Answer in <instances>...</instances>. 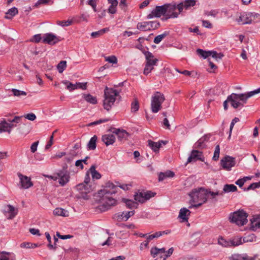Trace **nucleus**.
<instances>
[{
  "label": "nucleus",
  "instance_id": "37998d69",
  "mask_svg": "<svg viewBox=\"0 0 260 260\" xmlns=\"http://www.w3.org/2000/svg\"><path fill=\"white\" fill-rule=\"evenodd\" d=\"M231 246H236L242 244V238L236 237L230 240Z\"/></svg>",
  "mask_w": 260,
  "mask_h": 260
},
{
  "label": "nucleus",
  "instance_id": "8fccbe9b",
  "mask_svg": "<svg viewBox=\"0 0 260 260\" xmlns=\"http://www.w3.org/2000/svg\"><path fill=\"white\" fill-rule=\"evenodd\" d=\"M167 35L168 33L165 32L162 34L157 36L154 39V43L157 44H159Z\"/></svg>",
  "mask_w": 260,
  "mask_h": 260
},
{
  "label": "nucleus",
  "instance_id": "f03ea898",
  "mask_svg": "<svg viewBox=\"0 0 260 260\" xmlns=\"http://www.w3.org/2000/svg\"><path fill=\"white\" fill-rule=\"evenodd\" d=\"M260 92V88L250 91L247 93L237 94L233 93L229 95L227 99L223 102V108L225 110L228 109V103H230L231 106L235 109L243 107L246 103L247 100L251 96Z\"/></svg>",
  "mask_w": 260,
  "mask_h": 260
},
{
  "label": "nucleus",
  "instance_id": "774afa93",
  "mask_svg": "<svg viewBox=\"0 0 260 260\" xmlns=\"http://www.w3.org/2000/svg\"><path fill=\"white\" fill-rule=\"evenodd\" d=\"M38 144L39 141H37L32 143V145H31L30 150L32 153H34L37 151Z\"/></svg>",
  "mask_w": 260,
  "mask_h": 260
},
{
  "label": "nucleus",
  "instance_id": "4d7b16f0",
  "mask_svg": "<svg viewBox=\"0 0 260 260\" xmlns=\"http://www.w3.org/2000/svg\"><path fill=\"white\" fill-rule=\"evenodd\" d=\"M56 23L58 25L64 27L70 25L72 23V21L69 20L67 21H57Z\"/></svg>",
  "mask_w": 260,
  "mask_h": 260
},
{
  "label": "nucleus",
  "instance_id": "de8ad7c7",
  "mask_svg": "<svg viewBox=\"0 0 260 260\" xmlns=\"http://www.w3.org/2000/svg\"><path fill=\"white\" fill-rule=\"evenodd\" d=\"M139 109V104L137 99H135V101L132 103L131 104V112H136L138 111Z\"/></svg>",
  "mask_w": 260,
  "mask_h": 260
},
{
  "label": "nucleus",
  "instance_id": "e2e57ef3",
  "mask_svg": "<svg viewBox=\"0 0 260 260\" xmlns=\"http://www.w3.org/2000/svg\"><path fill=\"white\" fill-rule=\"evenodd\" d=\"M135 214V211H127L125 212V215H124V217H125L124 219V221H126L128 220V219L131 217V216H133Z\"/></svg>",
  "mask_w": 260,
  "mask_h": 260
},
{
  "label": "nucleus",
  "instance_id": "7ed1b4c3",
  "mask_svg": "<svg viewBox=\"0 0 260 260\" xmlns=\"http://www.w3.org/2000/svg\"><path fill=\"white\" fill-rule=\"evenodd\" d=\"M191 199L190 203H198L196 204H191L189 206V208H198L201 206L203 204L207 201L208 196V190L204 188L201 187L199 188H196L192 190L189 193Z\"/></svg>",
  "mask_w": 260,
  "mask_h": 260
},
{
  "label": "nucleus",
  "instance_id": "72a5a7b5",
  "mask_svg": "<svg viewBox=\"0 0 260 260\" xmlns=\"http://www.w3.org/2000/svg\"><path fill=\"white\" fill-rule=\"evenodd\" d=\"M21 121V117L19 116H15L14 118L11 120L8 119V124L10 125V126L9 127L10 128V130L11 131V129L14 127L16 126V124L15 123H18Z\"/></svg>",
  "mask_w": 260,
  "mask_h": 260
},
{
  "label": "nucleus",
  "instance_id": "a18cd8bd",
  "mask_svg": "<svg viewBox=\"0 0 260 260\" xmlns=\"http://www.w3.org/2000/svg\"><path fill=\"white\" fill-rule=\"evenodd\" d=\"M62 83L67 85V89L70 91L77 89V83L74 84L68 81H63Z\"/></svg>",
  "mask_w": 260,
  "mask_h": 260
},
{
  "label": "nucleus",
  "instance_id": "603ef678",
  "mask_svg": "<svg viewBox=\"0 0 260 260\" xmlns=\"http://www.w3.org/2000/svg\"><path fill=\"white\" fill-rule=\"evenodd\" d=\"M220 153V147L219 145H217L215 147L214 155L213 156V160L216 161L218 159Z\"/></svg>",
  "mask_w": 260,
  "mask_h": 260
},
{
  "label": "nucleus",
  "instance_id": "6e6552de",
  "mask_svg": "<svg viewBox=\"0 0 260 260\" xmlns=\"http://www.w3.org/2000/svg\"><path fill=\"white\" fill-rule=\"evenodd\" d=\"M165 100L164 95L160 92H155L152 97L151 108L153 113L158 112L161 108V104Z\"/></svg>",
  "mask_w": 260,
  "mask_h": 260
},
{
  "label": "nucleus",
  "instance_id": "5701e85b",
  "mask_svg": "<svg viewBox=\"0 0 260 260\" xmlns=\"http://www.w3.org/2000/svg\"><path fill=\"white\" fill-rule=\"evenodd\" d=\"M191 212L186 208H181L179 213L178 217L182 220V221H187L188 219V216Z\"/></svg>",
  "mask_w": 260,
  "mask_h": 260
},
{
  "label": "nucleus",
  "instance_id": "9d476101",
  "mask_svg": "<svg viewBox=\"0 0 260 260\" xmlns=\"http://www.w3.org/2000/svg\"><path fill=\"white\" fill-rule=\"evenodd\" d=\"M163 16L166 18V9L165 4L162 6H156L151 12L147 16V19H152L154 17L160 18Z\"/></svg>",
  "mask_w": 260,
  "mask_h": 260
},
{
  "label": "nucleus",
  "instance_id": "aec40b11",
  "mask_svg": "<svg viewBox=\"0 0 260 260\" xmlns=\"http://www.w3.org/2000/svg\"><path fill=\"white\" fill-rule=\"evenodd\" d=\"M115 137L113 134H105L102 136V141L107 146L112 145L115 142Z\"/></svg>",
  "mask_w": 260,
  "mask_h": 260
},
{
  "label": "nucleus",
  "instance_id": "2eb2a0df",
  "mask_svg": "<svg viewBox=\"0 0 260 260\" xmlns=\"http://www.w3.org/2000/svg\"><path fill=\"white\" fill-rule=\"evenodd\" d=\"M197 160H200L203 162L205 161V158L203 155V153L199 150H192L187 159V163L196 161Z\"/></svg>",
  "mask_w": 260,
  "mask_h": 260
},
{
  "label": "nucleus",
  "instance_id": "c9c22d12",
  "mask_svg": "<svg viewBox=\"0 0 260 260\" xmlns=\"http://www.w3.org/2000/svg\"><path fill=\"white\" fill-rule=\"evenodd\" d=\"M237 187L234 184H226L224 185L223 188V192H235L237 191Z\"/></svg>",
  "mask_w": 260,
  "mask_h": 260
},
{
  "label": "nucleus",
  "instance_id": "c03bdc74",
  "mask_svg": "<svg viewBox=\"0 0 260 260\" xmlns=\"http://www.w3.org/2000/svg\"><path fill=\"white\" fill-rule=\"evenodd\" d=\"M67 67V61L62 60L59 62L57 66V68L59 73H61Z\"/></svg>",
  "mask_w": 260,
  "mask_h": 260
},
{
  "label": "nucleus",
  "instance_id": "052dcab7",
  "mask_svg": "<svg viewBox=\"0 0 260 260\" xmlns=\"http://www.w3.org/2000/svg\"><path fill=\"white\" fill-rule=\"evenodd\" d=\"M173 251L174 248L173 247L169 248V249L167 252L166 251L165 254H164L163 257V260H166L167 257L170 256L171 255H172L173 253Z\"/></svg>",
  "mask_w": 260,
  "mask_h": 260
},
{
  "label": "nucleus",
  "instance_id": "20e7f679",
  "mask_svg": "<svg viewBox=\"0 0 260 260\" xmlns=\"http://www.w3.org/2000/svg\"><path fill=\"white\" fill-rule=\"evenodd\" d=\"M119 96V92L113 88L106 87L104 90L103 106L107 111H109L114 105L116 98Z\"/></svg>",
  "mask_w": 260,
  "mask_h": 260
},
{
  "label": "nucleus",
  "instance_id": "a878e982",
  "mask_svg": "<svg viewBox=\"0 0 260 260\" xmlns=\"http://www.w3.org/2000/svg\"><path fill=\"white\" fill-rule=\"evenodd\" d=\"M5 212L10 214L9 216L8 217L9 219H13L17 214V210L11 205H7L6 206Z\"/></svg>",
  "mask_w": 260,
  "mask_h": 260
},
{
  "label": "nucleus",
  "instance_id": "bb28decb",
  "mask_svg": "<svg viewBox=\"0 0 260 260\" xmlns=\"http://www.w3.org/2000/svg\"><path fill=\"white\" fill-rule=\"evenodd\" d=\"M174 175V173L171 171H167L165 172H160L158 176V181H162L166 178L173 177Z\"/></svg>",
  "mask_w": 260,
  "mask_h": 260
},
{
  "label": "nucleus",
  "instance_id": "423d86ee",
  "mask_svg": "<svg viewBox=\"0 0 260 260\" xmlns=\"http://www.w3.org/2000/svg\"><path fill=\"white\" fill-rule=\"evenodd\" d=\"M247 214L243 210H239L230 214V221L238 225H243L247 222Z\"/></svg>",
  "mask_w": 260,
  "mask_h": 260
},
{
  "label": "nucleus",
  "instance_id": "f257e3e1",
  "mask_svg": "<svg viewBox=\"0 0 260 260\" xmlns=\"http://www.w3.org/2000/svg\"><path fill=\"white\" fill-rule=\"evenodd\" d=\"M117 188L116 185L112 182H108L106 183L104 189L98 191L97 197L100 198L99 200L101 204L98 207V209L101 212L106 211L116 205V200L111 196L117 192Z\"/></svg>",
  "mask_w": 260,
  "mask_h": 260
},
{
  "label": "nucleus",
  "instance_id": "680f3d73",
  "mask_svg": "<svg viewBox=\"0 0 260 260\" xmlns=\"http://www.w3.org/2000/svg\"><path fill=\"white\" fill-rule=\"evenodd\" d=\"M142 52L145 56L146 60L154 58V56L152 53L149 51H146L145 50L142 51Z\"/></svg>",
  "mask_w": 260,
  "mask_h": 260
},
{
  "label": "nucleus",
  "instance_id": "4c0bfd02",
  "mask_svg": "<svg viewBox=\"0 0 260 260\" xmlns=\"http://www.w3.org/2000/svg\"><path fill=\"white\" fill-rule=\"evenodd\" d=\"M148 23L147 21L142 22H139L137 24V28L141 31H147L150 30L149 27H148Z\"/></svg>",
  "mask_w": 260,
  "mask_h": 260
},
{
  "label": "nucleus",
  "instance_id": "79ce46f5",
  "mask_svg": "<svg viewBox=\"0 0 260 260\" xmlns=\"http://www.w3.org/2000/svg\"><path fill=\"white\" fill-rule=\"evenodd\" d=\"M211 51H204L201 49H198L197 50V53L199 55L203 57L204 58H206L210 56Z\"/></svg>",
  "mask_w": 260,
  "mask_h": 260
},
{
  "label": "nucleus",
  "instance_id": "bf43d9fd",
  "mask_svg": "<svg viewBox=\"0 0 260 260\" xmlns=\"http://www.w3.org/2000/svg\"><path fill=\"white\" fill-rule=\"evenodd\" d=\"M108 119H100V120H96V121H95L94 122H91L90 123H89L88 124V126H92V125H97V124H101L103 122H107L108 121Z\"/></svg>",
  "mask_w": 260,
  "mask_h": 260
},
{
  "label": "nucleus",
  "instance_id": "473e14b6",
  "mask_svg": "<svg viewBox=\"0 0 260 260\" xmlns=\"http://www.w3.org/2000/svg\"><path fill=\"white\" fill-rule=\"evenodd\" d=\"M122 201L125 203V205L128 208L136 209L138 208V203L132 200L123 199Z\"/></svg>",
  "mask_w": 260,
  "mask_h": 260
},
{
  "label": "nucleus",
  "instance_id": "412c9836",
  "mask_svg": "<svg viewBox=\"0 0 260 260\" xmlns=\"http://www.w3.org/2000/svg\"><path fill=\"white\" fill-rule=\"evenodd\" d=\"M251 15V13H246L241 15L237 19V21L242 24H250L252 22Z\"/></svg>",
  "mask_w": 260,
  "mask_h": 260
},
{
  "label": "nucleus",
  "instance_id": "7c9ffc66",
  "mask_svg": "<svg viewBox=\"0 0 260 260\" xmlns=\"http://www.w3.org/2000/svg\"><path fill=\"white\" fill-rule=\"evenodd\" d=\"M9 126L10 125L8 124V121L7 122L5 120H2L0 122V133L7 132L10 133Z\"/></svg>",
  "mask_w": 260,
  "mask_h": 260
},
{
  "label": "nucleus",
  "instance_id": "f8f14e48",
  "mask_svg": "<svg viewBox=\"0 0 260 260\" xmlns=\"http://www.w3.org/2000/svg\"><path fill=\"white\" fill-rule=\"evenodd\" d=\"M155 194V193H154L151 191H147L146 192H140L135 195V200L141 203H144L146 201L149 200L151 198L154 197Z\"/></svg>",
  "mask_w": 260,
  "mask_h": 260
},
{
  "label": "nucleus",
  "instance_id": "49530a36",
  "mask_svg": "<svg viewBox=\"0 0 260 260\" xmlns=\"http://www.w3.org/2000/svg\"><path fill=\"white\" fill-rule=\"evenodd\" d=\"M45 236L47 239V241L48 242V244L47 245V246L50 249H53V250H56V246H54V245H53L52 244H51V236H50L49 233L48 232H46L45 233Z\"/></svg>",
  "mask_w": 260,
  "mask_h": 260
},
{
  "label": "nucleus",
  "instance_id": "6e6d98bb",
  "mask_svg": "<svg viewBox=\"0 0 260 260\" xmlns=\"http://www.w3.org/2000/svg\"><path fill=\"white\" fill-rule=\"evenodd\" d=\"M105 60L112 63H116L117 62V59L114 55L106 57Z\"/></svg>",
  "mask_w": 260,
  "mask_h": 260
},
{
  "label": "nucleus",
  "instance_id": "b1692460",
  "mask_svg": "<svg viewBox=\"0 0 260 260\" xmlns=\"http://www.w3.org/2000/svg\"><path fill=\"white\" fill-rule=\"evenodd\" d=\"M148 146L153 150L154 152H158L160 147H161V143L164 144H166V142L163 141H160L158 142H155L151 140H149L148 141Z\"/></svg>",
  "mask_w": 260,
  "mask_h": 260
},
{
  "label": "nucleus",
  "instance_id": "e433bc0d",
  "mask_svg": "<svg viewBox=\"0 0 260 260\" xmlns=\"http://www.w3.org/2000/svg\"><path fill=\"white\" fill-rule=\"evenodd\" d=\"M93 179H99L101 178V175L95 170V167L92 165L89 170Z\"/></svg>",
  "mask_w": 260,
  "mask_h": 260
},
{
  "label": "nucleus",
  "instance_id": "9b49d317",
  "mask_svg": "<svg viewBox=\"0 0 260 260\" xmlns=\"http://www.w3.org/2000/svg\"><path fill=\"white\" fill-rule=\"evenodd\" d=\"M67 168V167L66 168L64 167L62 170L59 171L56 174L59 179L58 182L61 186H64L70 181V174L66 170Z\"/></svg>",
  "mask_w": 260,
  "mask_h": 260
},
{
  "label": "nucleus",
  "instance_id": "69168bd1",
  "mask_svg": "<svg viewBox=\"0 0 260 260\" xmlns=\"http://www.w3.org/2000/svg\"><path fill=\"white\" fill-rule=\"evenodd\" d=\"M20 247L21 248H34L33 244L29 242L21 243L20 245Z\"/></svg>",
  "mask_w": 260,
  "mask_h": 260
},
{
  "label": "nucleus",
  "instance_id": "39448f33",
  "mask_svg": "<svg viewBox=\"0 0 260 260\" xmlns=\"http://www.w3.org/2000/svg\"><path fill=\"white\" fill-rule=\"evenodd\" d=\"M90 181V178L88 171L85 174L84 182L80 183L76 186L77 190L79 192V194L77 196L78 198H82L85 200L89 199L87 194L92 190L91 186L88 184Z\"/></svg>",
  "mask_w": 260,
  "mask_h": 260
},
{
  "label": "nucleus",
  "instance_id": "0e129e2a",
  "mask_svg": "<svg viewBox=\"0 0 260 260\" xmlns=\"http://www.w3.org/2000/svg\"><path fill=\"white\" fill-rule=\"evenodd\" d=\"M24 117L31 121H34L36 118L35 114L32 113H28L24 115Z\"/></svg>",
  "mask_w": 260,
  "mask_h": 260
},
{
  "label": "nucleus",
  "instance_id": "4be33fe9",
  "mask_svg": "<svg viewBox=\"0 0 260 260\" xmlns=\"http://www.w3.org/2000/svg\"><path fill=\"white\" fill-rule=\"evenodd\" d=\"M230 258L231 260H260L256 259L254 256H249L246 254H235L232 255Z\"/></svg>",
  "mask_w": 260,
  "mask_h": 260
},
{
  "label": "nucleus",
  "instance_id": "c85d7f7f",
  "mask_svg": "<svg viewBox=\"0 0 260 260\" xmlns=\"http://www.w3.org/2000/svg\"><path fill=\"white\" fill-rule=\"evenodd\" d=\"M18 11L15 7L10 9L6 13L5 18L8 19H12L14 16L18 14Z\"/></svg>",
  "mask_w": 260,
  "mask_h": 260
},
{
  "label": "nucleus",
  "instance_id": "13d9d810",
  "mask_svg": "<svg viewBox=\"0 0 260 260\" xmlns=\"http://www.w3.org/2000/svg\"><path fill=\"white\" fill-rule=\"evenodd\" d=\"M42 39L41 34H37L34 35L32 38L30 40V42L39 43Z\"/></svg>",
  "mask_w": 260,
  "mask_h": 260
},
{
  "label": "nucleus",
  "instance_id": "ea45409f",
  "mask_svg": "<svg viewBox=\"0 0 260 260\" xmlns=\"http://www.w3.org/2000/svg\"><path fill=\"white\" fill-rule=\"evenodd\" d=\"M218 244L225 247L231 246V242H230V240L227 241L222 237H220L218 238Z\"/></svg>",
  "mask_w": 260,
  "mask_h": 260
},
{
  "label": "nucleus",
  "instance_id": "dca6fc26",
  "mask_svg": "<svg viewBox=\"0 0 260 260\" xmlns=\"http://www.w3.org/2000/svg\"><path fill=\"white\" fill-rule=\"evenodd\" d=\"M60 40L59 37L51 33H47L44 35L42 41L49 45H54Z\"/></svg>",
  "mask_w": 260,
  "mask_h": 260
},
{
  "label": "nucleus",
  "instance_id": "6ab92c4d",
  "mask_svg": "<svg viewBox=\"0 0 260 260\" xmlns=\"http://www.w3.org/2000/svg\"><path fill=\"white\" fill-rule=\"evenodd\" d=\"M166 250L165 248H158L156 247L151 249V254L153 257H159L163 260V257L165 254Z\"/></svg>",
  "mask_w": 260,
  "mask_h": 260
},
{
  "label": "nucleus",
  "instance_id": "5fc2aeb1",
  "mask_svg": "<svg viewBox=\"0 0 260 260\" xmlns=\"http://www.w3.org/2000/svg\"><path fill=\"white\" fill-rule=\"evenodd\" d=\"M154 69V66L146 63L145 67L144 70V74L145 75H148Z\"/></svg>",
  "mask_w": 260,
  "mask_h": 260
},
{
  "label": "nucleus",
  "instance_id": "f704fd0d",
  "mask_svg": "<svg viewBox=\"0 0 260 260\" xmlns=\"http://www.w3.org/2000/svg\"><path fill=\"white\" fill-rule=\"evenodd\" d=\"M53 214L55 215L61 216H68V212L61 208H56L53 211Z\"/></svg>",
  "mask_w": 260,
  "mask_h": 260
},
{
  "label": "nucleus",
  "instance_id": "393cba45",
  "mask_svg": "<svg viewBox=\"0 0 260 260\" xmlns=\"http://www.w3.org/2000/svg\"><path fill=\"white\" fill-rule=\"evenodd\" d=\"M209 137L204 136L201 138L193 145V148L196 149H202L205 147V143L209 140Z\"/></svg>",
  "mask_w": 260,
  "mask_h": 260
},
{
  "label": "nucleus",
  "instance_id": "f3484780",
  "mask_svg": "<svg viewBox=\"0 0 260 260\" xmlns=\"http://www.w3.org/2000/svg\"><path fill=\"white\" fill-rule=\"evenodd\" d=\"M250 221V229L252 231H255L257 229H260V214L253 216Z\"/></svg>",
  "mask_w": 260,
  "mask_h": 260
},
{
  "label": "nucleus",
  "instance_id": "a211bd4d",
  "mask_svg": "<svg viewBox=\"0 0 260 260\" xmlns=\"http://www.w3.org/2000/svg\"><path fill=\"white\" fill-rule=\"evenodd\" d=\"M196 1L195 0H185L183 2L178 4V10L182 12L183 9H188L191 7H193L196 5Z\"/></svg>",
  "mask_w": 260,
  "mask_h": 260
},
{
  "label": "nucleus",
  "instance_id": "c756f323",
  "mask_svg": "<svg viewBox=\"0 0 260 260\" xmlns=\"http://www.w3.org/2000/svg\"><path fill=\"white\" fill-rule=\"evenodd\" d=\"M98 139V137L96 135H94L90 139L88 144L87 147L89 150H93L95 149L96 147V141Z\"/></svg>",
  "mask_w": 260,
  "mask_h": 260
},
{
  "label": "nucleus",
  "instance_id": "864d4df0",
  "mask_svg": "<svg viewBox=\"0 0 260 260\" xmlns=\"http://www.w3.org/2000/svg\"><path fill=\"white\" fill-rule=\"evenodd\" d=\"M239 121V119L237 117H235L232 120V121L231 123V124H230L229 135V137H228L229 139H230L231 137L232 129L233 128V127H234L235 124L236 123H237V122H238Z\"/></svg>",
  "mask_w": 260,
  "mask_h": 260
},
{
  "label": "nucleus",
  "instance_id": "09e8293b",
  "mask_svg": "<svg viewBox=\"0 0 260 260\" xmlns=\"http://www.w3.org/2000/svg\"><path fill=\"white\" fill-rule=\"evenodd\" d=\"M148 27L150 28V30L152 29H155L158 28L160 26V23L157 21H148Z\"/></svg>",
  "mask_w": 260,
  "mask_h": 260
},
{
  "label": "nucleus",
  "instance_id": "ddd939ff",
  "mask_svg": "<svg viewBox=\"0 0 260 260\" xmlns=\"http://www.w3.org/2000/svg\"><path fill=\"white\" fill-rule=\"evenodd\" d=\"M17 175L20 179L21 188L23 189H28L33 186V183L31 181L30 177L23 175L20 173H18Z\"/></svg>",
  "mask_w": 260,
  "mask_h": 260
},
{
  "label": "nucleus",
  "instance_id": "a19ab883",
  "mask_svg": "<svg viewBox=\"0 0 260 260\" xmlns=\"http://www.w3.org/2000/svg\"><path fill=\"white\" fill-rule=\"evenodd\" d=\"M108 30V28H104L99 31L92 32L91 34V36L93 38L99 37L105 34Z\"/></svg>",
  "mask_w": 260,
  "mask_h": 260
},
{
  "label": "nucleus",
  "instance_id": "338daca9",
  "mask_svg": "<svg viewBox=\"0 0 260 260\" xmlns=\"http://www.w3.org/2000/svg\"><path fill=\"white\" fill-rule=\"evenodd\" d=\"M203 26L205 27L211 28L212 27V24L208 20H202Z\"/></svg>",
  "mask_w": 260,
  "mask_h": 260
},
{
  "label": "nucleus",
  "instance_id": "3c124183",
  "mask_svg": "<svg viewBox=\"0 0 260 260\" xmlns=\"http://www.w3.org/2000/svg\"><path fill=\"white\" fill-rule=\"evenodd\" d=\"M210 56H212L216 61H218L219 60L221 59V58L223 56V55L222 53H217L216 51H211Z\"/></svg>",
  "mask_w": 260,
  "mask_h": 260
},
{
  "label": "nucleus",
  "instance_id": "2f4dec72",
  "mask_svg": "<svg viewBox=\"0 0 260 260\" xmlns=\"http://www.w3.org/2000/svg\"><path fill=\"white\" fill-rule=\"evenodd\" d=\"M83 99L88 103H89L92 104H95L97 103L96 98L95 96H93L90 94H83Z\"/></svg>",
  "mask_w": 260,
  "mask_h": 260
},
{
  "label": "nucleus",
  "instance_id": "58836bf2",
  "mask_svg": "<svg viewBox=\"0 0 260 260\" xmlns=\"http://www.w3.org/2000/svg\"><path fill=\"white\" fill-rule=\"evenodd\" d=\"M11 91L12 92L13 95L15 96H17L20 98L21 96H25L26 95L27 93L25 91L20 90L15 88H13L11 90Z\"/></svg>",
  "mask_w": 260,
  "mask_h": 260
},
{
  "label": "nucleus",
  "instance_id": "4468645a",
  "mask_svg": "<svg viewBox=\"0 0 260 260\" xmlns=\"http://www.w3.org/2000/svg\"><path fill=\"white\" fill-rule=\"evenodd\" d=\"M109 131L113 134L117 136L118 139L120 141H125L127 139L129 134L125 130L120 128H111Z\"/></svg>",
  "mask_w": 260,
  "mask_h": 260
},
{
  "label": "nucleus",
  "instance_id": "0eeeda50",
  "mask_svg": "<svg viewBox=\"0 0 260 260\" xmlns=\"http://www.w3.org/2000/svg\"><path fill=\"white\" fill-rule=\"evenodd\" d=\"M166 18H163V20H166L170 18H177L181 12L178 10V4L174 2L170 4H165Z\"/></svg>",
  "mask_w": 260,
  "mask_h": 260
},
{
  "label": "nucleus",
  "instance_id": "1a4fd4ad",
  "mask_svg": "<svg viewBox=\"0 0 260 260\" xmlns=\"http://www.w3.org/2000/svg\"><path fill=\"white\" fill-rule=\"evenodd\" d=\"M236 165V160L234 157L226 156L220 160V165L226 171H230L232 167Z\"/></svg>",
  "mask_w": 260,
  "mask_h": 260
},
{
  "label": "nucleus",
  "instance_id": "cd10ccee",
  "mask_svg": "<svg viewBox=\"0 0 260 260\" xmlns=\"http://www.w3.org/2000/svg\"><path fill=\"white\" fill-rule=\"evenodd\" d=\"M108 2L110 4V6L108 9V12L111 14H115L116 12V7L118 5V1L117 0H108Z\"/></svg>",
  "mask_w": 260,
  "mask_h": 260
}]
</instances>
